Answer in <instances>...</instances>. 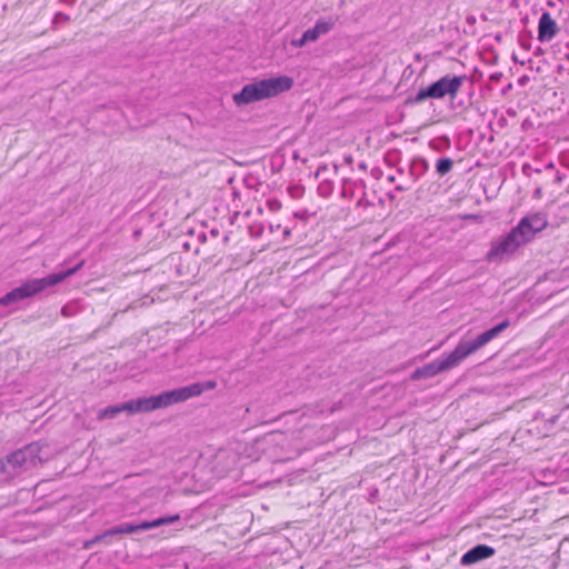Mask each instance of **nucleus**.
<instances>
[{
  "mask_svg": "<svg viewBox=\"0 0 569 569\" xmlns=\"http://www.w3.org/2000/svg\"><path fill=\"white\" fill-rule=\"evenodd\" d=\"M61 313H62L64 317H69L68 308H67V307H63V308L61 309Z\"/></svg>",
  "mask_w": 569,
  "mask_h": 569,
  "instance_id": "nucleus-28",
  "label": "nucleus"
},
{
  "mask_svg": "<svg viewBox=\"0 0 569 569\" xmlns=\"http://www.w3.org/2000/svg\"><path fill=\"white\" fill-rule=\"evenodd\" d=\"M302 34L305 36L307 42H313L318 40L320 37L316 31L315 27L307 29Z\"/></svg>",
  "mask_w": 569,
  "mask_h": 569,
  "instance_id": "nucleus-19",
  "label": "nucleus"
},
{
  "mask_svg": "<svg viewBox=\"0 0 569 569\" xmlns=\"http://www.w3.org/2000/svg\"><path fill=\"white\" fill-rule=\"evenodd\" d=\"M558 418H559L558 416H553V417H551V418H550V420H549V421H550V423H556V421L558 420Z\"/></svg>",
  "mask_w": 569,
  "mask_h": 569,
  "instance_id": "nucleus-31",
  "label": "nucleus"
},
{
  "mask_svg": "<svg viewBox=\"0 0 569 569\" xmlns=\"http://www.w3.org/2000/svg\"><path fill=\"white\" fill-rule=\"evenodd\" d=\"M496 553L495 548L488 545H476L467 552H465L460 559L462 566H470L479 561L486 560Z\"/></svg>",
  "mask_w": 569,
  "mask_h": 569,
  "instance_id": "nucleus-9",
  "label": "nucleus"
},
{
  "mask_svg": "<svg viewBox=\"0 0 569 569\" xmlns=\"http://www.w3.org/2000/svg\"><path fill=\"white\" fill-rule=\"evenodd\" d=\"M292 87L293 79L291 77H271L243 86L239 92L232 96V99L238 107H242L256 101L276 97L282 92L289 91Z\"/></svg>",
  "mask_w": 569,
  "mask_h": 569,
  "instance_id": "nucleus-3",
  "label": "nucleus"
},
{
  "mask_svg": "<svg viewBox=\"0 0 569 569\" xmlns=\"http://www.w3.org/2000/svg\"><path fill=\"white\" fill-rule=\"evenodd\" d=\"M558 26L548 11L542 12L538 22V40L550 41L558 32Z\"/></svg>",
  "mask_w": 569,
  "mask_h": 569,
  "instance_id": "nucleus-10",
  "label": "nucleus"
},
{
  "mask_svg": "<svg viewBox=\"0 0 569 569\" xmlns=\"http://www.w3.org/2000/svg\"><path fill=\"white\" fill-rule=\"evenodd\" d=\"M360 168L366 169V164L361 163Z\"/></svg>",
  "mask_w": 569,
  "mask_h": 569,
  "instance_id": "nucleus-34",
  "label": "nucleus"
},
{
  "mask_svg": "<svg viewBox=\"0 0 569 569\" xmlns=\"http://www.w3.org/2000/svg\"><path fill=\"white\" fill-rule=\"evenodd\" d=\"M318 191L321 196L327 197L332 192V183L330 181H323L319 184Z\"/></svg>",
  "mask_w": 569,
  "mask_h": 569,
  "instance_id": "nucleus-18",
  "label": "nucleus"
},
{
  "mask_svg": "<svg viewBox=\"0 0 569 569\" xmlns=\"http://www.w3.org/2000/svg\"><path fill=\"white\" fill-rule=\"evenodd\" d=\"M69 21V16L62 13V12H58L56 13L54 18H53V23L57 24V23H64V22H68Z\"/></svg>",
  "mask_w": 569,
  "mask_h": 569,
  "instance_id": "nucleus-20",
  "label": "nucleus"
},
{
  "mask_svg": "<svg viewBox=\"0 0 569 569\" xmlns=\"http://www.w3.org/2000/svg\"><path fill=\"white\" fill-rule=\"evenodd\" d=\"M129 401L117 406H109L101 409L98 413L99 419H113L119 413L127 411L130 415Z\"/></svg>",
  "mask_w": 569,
  "mask_h": 569,
  "instance_id": "nucleus-13",
  "label": "nucleus"
},
{
  "mask_svg": "<svg viewBox=\"0 0 569 569\" xmlns=\"http://www.w3.org/2000/svg\"><path fill=\"white\" fill-rule=\"evenodd\" d=\"M429 147L437 152H442L450 149L451 140L448 136H440L431 139L429 141Z\"/></svg>",
  "mask_w": 569,
  "mask_h": 569,
  "instance_id": "nucleus-15",
  "label": "nucleus"
},
{
  "mask_svg": "<svg viewBox=\"0 0 569 569\" xmlns=\"http://www.w3.org/2000/svg\"><path fill=\"white\" fill-rule=\"evenodd\" d=\"M531 39H532V36H531V32L530 31H523L519 34V43L520 46L526 49V50H529L531 48Z\"/></svg>",
  "mask_w": 569,
  "mask_h": 569,
  "instance_id": "nucleus-17",
  "label": "nucleus"
},
{
  "mask_svg": "<svg viewBox=\"0 0 569 569\" xmlns=\"http://www.w3.org/2000/svg\"><path fill=\"white\" fill-rule=\"evenodd\" d=\"M467 21L469 23H475L476 19H475V17L470 16V17L467 18Z\"/></svg>",
  "mask_w": 569,
  "mask_h": 569,
  "instance_id": "nucleus-30",
  "label": "nucleus"
},
{
  "mask_svg": "<svg viewBox=\"0 0 569 569\" xmlns=\"http://www.w3.org/2000/svg\"><path fill=\"white\" fill-rule=\"evenodd\" d=\"M42 447L43 445L41 442L36 441L7 455L4 460L7 467L10 469V476H14L41 463L43 461L40 456Z\"/></svg>",
  "mask_w": 569,
  "mask_h": 569,
  "instance_id": "nucleus-7",
  "label": "nucleus"
},
{
  "mask_svg": "<svg viewBox=\"0 0 569 569\" xmlns=\"http://www.w3.org/2000/svg\"><path fill=\"white\" fill-rule=\"evenodd\" d=\"M566 59L569 60V53L566 54Z\"/></svg>",
  "mask_w": 569,
  "mask_h": 569,
  "instance_id": "nucleus-35",
  "label": "nucleus"
},
{
  "mask_svg": "<svg viewBox=\"0 0 569 569\" xmlns=\"http://www.w3.org/2000/svg\"><path fill=\"white\" fill-rule=\"evenodd\" d=\"M217 387L214 380H207L203 382H194L189 386L177 388L181 402L190 398L200 396L203 391L213 390Z\"/></svg>",
  "mask_w": 569,
  "mask_h": 569,
  "instance_id": "nucleus-11",
  "label": "nucleus"
},
{
  "mask_svg": "<svg viewBox=\"0 0 569 569\" xmlns=\"http://www.w3.org/2000/svg\"><path fill=\"white\" fill-rule=\"evenodd\" d=\"M198 239L202 242H206L207 239H208V234L206 232H201L199 236H198Z\"/></svg>",
  "mask_w": 569,
  "mask_h": 569,
  "instance_id": "nucleus-25",
  "label": "nucleus"
},
{
  "mask_svg": "<svg viewBox=\"0 0 569 569\" xmlns=\"http://www.w3.org/2000/svg\"><path fill=\"white\" fill-rule=\"evenodd\" d=\"M567 47L569 48V42L567 43Z\"/></svg>",
  "mask_w": 569,
  "mask_h": 569,
  "instance_id": "nucleus-36",
  "label": "nucleus"
},
{
  "mask_svg": "<svg viewBox=\"0 0 569 569\" xmlns=\"http://www.w3.org/2000/svg\"><path fill=\"white\" fill-rule=\"evenodd\" d=\"M326 170H327V166H320L317 169L316 177H319L321 174V172H325Z\"/></svg>",
  "mask_w": 569,
  "mask_h": 569,
  "instance_id": "nucleus-24",
  "label": "nucleus"
},
{
  "mask_svg": "<svg viewBox=\"0 0 569 569\" xmlns=\"http://www.w3.org/2000/svg\"><path fill=\"white\" fill-rule=\"evenodd\" d=\"M515 62H518V59L516 56L512 57Z\"/></svg>",
  "mask_w": 569,
  "mask_h": 569,
  "instance_id": "nucleus-33",
  "label": "nucleus"
},
{
  "mask_svg": "<svg viewBox=\"0 0 569 569\" xmlns=\"http://www.w3.org/2000/svg\"><path fill=\"white\" fill-rule=\"evenodd\" d=\"M338 20H339V17H337V16L321 18V19L317 20V22L313 27L319 36L327 34L328 32H330L333 29V27L336 26Z\"/></svg>",
  "mask_w": 569,
  "mask_h": 569,
  "instance_id": "nucleus-14",
  "label": "nucleus"
},
{
  "mask_svg": "<svg viewBox=\"0 0 569 569\" xmlns=\"http://www.w3.org/2000/svg\"><path fill=\"white\" fill-rule=\"evenodd\" d=\"M83 266V261L77 263L72 268H68L66 270L53 272L48 274L44 278H34L30 279L26 282H23L21 286L12 289L11 291L7 292L4 296L0 298V306L2 307H9L11 305H14L19 301H22L27 298L33 297L37 293L42 292L49 287H53L67 278L73 276L76 272H78Z\"/></svg>",
  "mask_w": 569,
  "mask_h": 569,
  "instance_id": "nucleus-4",
  "label": "nucleus"
},
{
  "mask_svg": "<svg viewBox=\"0 0 569 569\" xmlns=\"http://www.w3.org/2000/svg\"><path fill=\"white\" fill-rule=\"evenodd\" d=\"M345 162L346 163H351L352 162V156L351 154L345 156Z\"/></svg>",
  "mask_w": 569,
  "mask_h": 569,
  "instance_id": "nucleus-27",
  "label": "nucleus"
},
{
  "mask_svg": "<svg viewBox=\"0 0 569 569\" xmlns=\"http://www.w3.org/2000/svg\"><path fill=\"white\" fill-rule=\"evenodd\" d=\"M542 53H543V50L540 47H537V49L535 50V54L539 56V54H542Z\"/></svg>",
  "mask_w": 569,
  "mask_h": 569,
  "instance_id": "nucleus-29",
  "label": "nucleus"
},
{
  "mask_svg": "<svg viewBox=\"0 0 569 569\" xmlns=\"http://www.w3.org/2000/svg\"><path fill=\"white\" fill-rule=\"evenodd\" d=\"M429 170V163L425 158L418 157L411 161L409 174L413 181H418Z\"/></svg>",
  "mask_w": 569,
  "mask_h": 569,
  "instance_id": "nucleus-12",
  "label": "nucleus"
},
{
  "mask_svg": "<svg viewBox=\"0 0 569 569\" xmlns=\"http://www.w3.org/2000/svg\"><path fill=\"white\" fill-rule=\"evenodd\" d=\"M388 180L392 182V181H395V177L391 176L388 178Z\"/></svg>",
  "mask_w": 569,
  "mask_h": 569,
  "instance_id": "nucleus-32",
  "label": "nucleus"
},
{
  "mask_svg": "<svg viewBox=\"0 0 569 569\" xmlns=\"http://www.w3.org/2000/svg\"><path fill=\"white\" fill-rule=\"evenodd\" d=\"M408 189H409V187H405L402 184H399V186L396 187L397 191H405V190H408Z\"/></svg>",
  "mask_w": 569,
  "mask_h": 569,
  "instance_id": "nucleus-26",
  "label": "nucleus"
},
{
  "mask_svg": "<svg viewBox=\"0 0 569 569\" xmlns=\"http://www.w3.org/2000/svg\"><path fill=\"white\" fill-rule=\"evenodd\" d=\"M509 320H503L492 328L481 332L473 340L460 341L448 355L431 361L423 367L417 368L410 376L411 380L429 379L455 368L468 356L472 355L488 342H490L492 339L498 337L505 329L509 327Z\"/></svg>",
  "mask_w": 569,
  "mask_h": 569,
  "instance_id": "nucleus-1",
  "label": "nucleus"
},
{
  "mask_svg": "<svg viewBox=\"0 0 569 569\" xmlns=\"http://www.w3.org/2000/svg\"><path fill=\"white\" fill-rule=\"evenodd\" d=\"M180 402L181 400L179 392L176 388L172 390L163 391L159 395L129 400L128 407L130 408V415H133L138 412H150Z\"/></svg>",
  "mask_w": 569,
  "mask_h": 569,
  "instance_id": "nucleus-8",
  "label": "nucleus"
},
{
  "mask_svg": "<svg viewBox=\"0 0 569 569\" xmlns=\"http://www.w3.org/2000/svg\"><path fill=\"white\" fill-rule=\"evenodd\" d=\"M452 168H453V161H452V159L447 158V157L438 159L435 164L436 172L440 177L448 174L452 170Z\"/></svg>",
  "mask_w": 569,
  "mask_h": 569,
  "instance_id": "nucleus-16",
  "label": "nucleus"
},
{
  "mask_svg": "<svg viewBox=\"0 0 569 569\" xmlns=\"http://www.w3.org/2000/svg\"><path fill=\"white\" fill-rule=\"evenodd\" d=\"M465 78V76L447 74L430 83L428 87L420 89L413 97H409L406 100V103L418 104L427 99H442L446 96L455 98L459 92Z\"/></svg>",
  "mask_w": 569,
  "mask_h": 569,
  "instance_id": "nucleus-6",
  "label": "nucleus"
},
{
  "mask_svg": "<svg viewBox=\"0 0 569 569\" xmlns=\"http://www.w3.org/2000/svg\"><path fill=\"white\" fill-rule=\"evenodd\" d=\"M179 520H180L179 515H172V516L159 517V518L150 520V521H141L138 523L123 522V523H120L118 526H114V527L106 530L104 532H102L100 535L94 536L91 540L86 541L84 548L89 549L91 546H93L94 543H98V542H104L108 545V543H110V538H112L114 536L131 535V533H137V532H141V531H147V530L154 529V528H158L161 526L171 525Z\"/></svg>",
  "mask_w": 569,
  "mask_h": 569,
  "instance_id": "nucleus-5",
  "label": "nucleus"
},
{
  "mask_svg": "<svg viewBox=\"0 0 569 569\" xmlns=\"http://www.w3.org/2000/svg\"><path fill=\"white\" fill-rule=\"evenodd\" d=\"M0 473L10 476V469L7 467L4 458L0 459Z\"/></svg>",
  "mask_w": 569,
  "mask_h": 569,
  "instance_id": "nucleus-22",
  "label": "nucleus"
},
{
  "mask_svg": "<svg viewBox=\"0 0 569 569\" xmlns=\"http://www.w3.org/2000/svg\"><path fill=\"white\" fill-rule=\"evenodd\" d=\"M307 43L308 42L305 39L303 34L301 36V38H299L297 40H292V46L296 47V48H301V47L306 46Z\"/></svg>",
  "mask_w": 569,
  "mask_h": 569,
  "instance_id": "nucleus-21",
  "label": "nucleus"
},
{
  "mask_svg": "<svg viewBox=\"0 0 569 569\" xmlns=\"http://www.w3.org/2000/svg\"><path fill=\"white\" fill-rule=\"evenodd\" d=\"M219 233H220V231H219V229H217V228H212V229L209 231V234H210V237H212V238H217V237L219 236Z\"/></svg>",
  "mask_w": 569,
  "mask_h": 569,
  "instance_id": "nucleus-23",
  "label": "nucleus"
},
{
  "mask_svg": "<svg viewBox=\"0 0 569 569\" xmlns=\"http://www.w3.org/2000/svg\"><path fill=\"white\" fill-rule=\"evenodd\" d=\"M547 224L548 221L543 213L537 212L525 216L506 236L498 238L491 243V248L486 254V260L488 262H501L519 247L531 241Z\"/></svg>",
  "mask_w": 569,
  "mask_h": 569,
  "instance_id": "nucleus-2",
  "label": "nucleus"
}]
</instances>
